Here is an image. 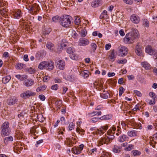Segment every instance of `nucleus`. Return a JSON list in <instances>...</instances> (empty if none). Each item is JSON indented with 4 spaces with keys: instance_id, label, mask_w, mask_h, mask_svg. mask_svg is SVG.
<instances>
[{
    "instance_id": "nucleus-1",
    "label": "nucleus",
    "mask_w": 157,
    "mask_h": 157,
    "mask_svg": "<svg viewBox=\"0 0 157 157\" xmlns=\"http://www.w3.org/2000/svg\"><path fill=\"white\" fill-rule=\"evenodd\" d=\"M139 37V33L137 30L134 29H133L132 32L126 34L124 38V40L127 43H132L134 42V40L138 38Z\"/></svg>"
},
{
    "instance_id": "nucleus-2",
    "label": "nucleus",
    "mask_w": 157,
    "mask_h": 157,
    "mask_svg": "<svg viewBox=\"0 0 157 157\" xmlns=\"http://www.w3.org/2000/svg\"><path fill=\"white\" fill-rule=\"evenodd\" d=\"M71 17L68 15H64L60 20V24L63 27H68L71 25Z\"/></svg>"
},
{
    "instance_id": "nucleus-3",
    "label": "nucleus",
    "mask_w": 157,
    "mask_h": 157,
    "mask_svg": "<svg viewBox=\"0 0 157 157\" xmlns=\"http://www.w3.org/2000/svg\"><path fill=\"white\" fill-rule=\"evenodd\" d=\"M36 94V93L30 90H27L21 93L20 96L23 99H26L31 96H33Z\"/></svg>"
},
{
    "instance_id": "nucleus-4",
    "label": "nucleus",
    "mask_w": 157,
    "mask_h": 157,
    "mask_svg": "<svg viewBox=\"0 0 157 157\" xmlns=\"http://www.w3.org/2000/svg\"><path fill=\"white\" fill-rule=\"evenodd\" d=\"M75 49L71 47L68 48L67 50V52L71 55L70 58L73 60H77L78 59V57L77 55L74 53Z\"/></svg>"
},
{
    "instance_id": "nucleus-5",
    "label": "nucleus",
    "mask_w": 157,
    "mask_h": 157,
    "mask_svg": "<svg viewBox=\"0 0 157 157\" xmlns=\"http://www.w3.org/2000/svg\"><path fill=\"white\" fill-rule=\"evenodd\" d=\"M119 55L121 56H124L128 53V50L127 48L124 46H121L118 47Z\"/></svg>"
},
{
    "instance_id": "nucleus-6",
    "label": "nucleus",
    "mask_w": 157,
    "mask_h": 157,
    "mask_svg": "<svg viewBox=\"0 0 157 157\" xmlns=\"http://www.w3.org/2000/svg\"><path fill=\"white\" fill-rule=\"evenodd\" d=\"M84 147L82 144L79 145V147H74L72 149V152L75 154H78L81 153Z\"/></svg>"
},
{
    "instance_id": "nucleus-7",
    "label": "nucleus",
    "mask_w": 157,
    "mask_h": 157,
    "mask_svg": "<svg viewBox=\"0 0 157 157\" xmlns=\"http://www.w3.org/2000/svg\"><path fill=\"white\" fill-rule=\"evenodd\" d=\"M145 51L147 53L151 55H155L156 53V50L149 45L147 46Z\"/></svg>"
},
{
    "instance_id": "nucleus-8",
    "label": "nucleus",
    "mask_w": 157,
    "mask_h": 157,
    "mask_svg": "<svg viewBox=\"0 0 157 157\" xmlns=\"http://www.w3.org/2000/svg\"><path fill=\"white\" fill-rule=\"evenodd\" d=\"M57 63V67L60 70H63L64 68L65 62L63 61L60 59L57 60L56 62Z\"/></svg>"
},
{
    "instance_id": "nucleus-9",
    "label": "nucleus",
    "mask_w": 157,
    "mask_h": 157,
    "mask_svg": "<svg viewBox=\"0 0 157 157\" xmlns=\"http://www.w3.org/2000/svg\"><path fill=\"white\" fill-rule=\"evenodd\" d=\"M117 131H116V128L114 127H113L112 128V131H111L112 133L114 135L115 134L117 136H118L121 133V128L118 126H117Z\"/></svg>"
},
{
    "instance_id": "nucleus-10",
    "label": "nucleus",
    "mask_w": 157,
    "mask_h": 157,
    "mask_svg": "<svg viewBox=\"0 0 157 157\" xmlns=\"http://www.w3.org/2000/svg\"><path fill=\"white\" fill-rule=\"evenodd\" d=\"M131 21L133 23L137 24L139 22L140 19L139 17L134 14L132 15L130 17Z\"/></svg>"
},
{
    "instance_id": "nucleus-11",
    "label": "nucleus",
    "mask_w": 157,
    "mask_h": 157,
    "mask_svg": "<svg viewBox=\"0 0 157 157\" xmlns=\"http://www.w3.org/2000/svg\"><path fill=\"white\" fill-rule=\"evenodd\" d=\"M135 52L137 55L141 56L142 55V50L139 43L137 44L135 48Z\"/></svg>"
},
{
    "instance_id": "nucleus-12",
    "label": "nucleus",
    "mask_w": 157,
    "mask_h": 157,
    "mask_svg": "<svg viewBox=\"0 0 157 157\" xmlns=\"http://www.w3.org/2000/svg\"><path fill=\"white\" fill-rule=\"evenodd\" d=\"M34 81L31 79L25 80L24 82V84L26 86H30L33 84Z\"/></svg>"
},
{
    "instance_id": "nucleus-13",
    "label": "nucleus",
    "mask_w": 157,
    "mask_h": 157,
    "mask_svg": "<svg viewBox=\"0 0 157 157\" xmlns=\"http://www.w3.org/2000/svg\"><path fill=\"white\" fill-rule=\"evenodd\" d=\"M17 101V98L14 97L10 98L8 100L7 103L8 105H12L15 104Z\"/></svg>"
},
{
    "instance_id": "nucleus-14",
    "label": "nucleus",
    "mask_w": 157,
    "mask_h": 157,
    "mask_svg": "<svg viewBox=\"0 0 157 157\" xmlns=\"http://www.w3.org/2000/svg\"><path fill=\"white\" fill-rule=\"evenodd\" d=\"M13 15L14 18L18 19L22 16V13L21 10H17L13 13Z\"/></svg>"
},
{
    "instance_id": "nucleus-15",
    "label": "nucleus",
    "mask_w": 157,
    "mask_h": 157,
    "mask_svg": "<svg viewBox=\"0 0 157 157\" xmlns=\"http://www.w3.org/2000/svg\"><path fill=\"white\" fill-rule=\"evenodd\" d=\"M142 67L145 68L146 70H150L151 67L150 64L147 62H144L141 63Z\"/></svg>"
},
{
    "instance_id": "nucleus-16",
    "label": "nucleus",
    "mask_w": 157,
    "mask_h": 157,
    "mask_svg": "<svg viewBox=\"0 0 157 157\" xmlns=\"http://www.w3.org/2000/svg\"><path fill=\"white\" fill-rule=\"evenodd\" d=\"M10 129H2L1 131V135L2 136H5L10 134Z\"/></svg>"
},
{
    "instance_id": "nucleus-17",
    "label": "nucleus",
    "mask_w": 157,
    "mask_h": 157,
    "mask_svg": "<svg viewBox=\"0 0 157 157\" xmlns=\"http://www.w3.org/2000/svg\"><path fill=\"white\" fill-rule=\"evenodd\" d=\"M101 3V0H94L92 2L91 5L93 7H96Z\"/></svg>"
},
{
    "instance_id": "nucleus-18",
    "label": "nucleus",
    "mask_w": 157,
    "mask_h": 157,
    "mask_svg": "<svg viewBox=\"0 0 157 157\" xmlns=\"http://www.w3.org/2000/svg\"><path fill=\"white\" fill-rule=\"evenodd\" d=\"M137 133V131L132 130L128 131L127 132V134L130 137H135L136 136Z\"/></svg>"
},
{
    "instance_id": "nucleus-19",
    "label": "nucleus",
    "mask_w": 157,
    "mask_h": 157,
    "mask_svg": "<svg viewBox=\"0 0 157 157\" xmlns=\"http://www.w3.org/2000/svg\"><path fill=\"white\" fill-rule=\"evenodd\" d=\"M89 44L88 40L86 39H83L80 40L79 45L80 46H84Z\"/></svg>"
},
{
    "instance_id": "nucleus-20",
    "label": "nucleus",
    "mask_w": 157,
    "mask_h": 157,
    "mask_svg": "<svg viewBox=\"0 0 157 157\" xmlns=\"http://www.w3.org/2000/svg\"><path fill=\"white\" fill-rule=\"evenodd\" d=\"M15 77L20 81H23L24 79H26L27 78V76L26 75H15Z\"/></svg>"
},
{
    "instance_id": "nucleus-21",
    "label": "nucleus",
    "mask_w": 157,
    "mask_h": 157,
    "mask_svg": "<svg viewBox=\"0 0 157 157\" xmlns=\"http://www.w3.org/2000/svg\"><path fill=\"white\" fill-rule=\"evenodd\" d=\"M47 62H43L40 63L38 66V68L40 69H46Z\"/></svg>"
},
{
    "instance_id": "nucleus-22",
    "label": "nucleus",
    "mask_w": 157,
    "mask_h": 157,
    "mask_svg": "<svg viewBox=\"0 0 157 157\" xmlns=\"http://www.w3.org/2000/svg\"><path fill=\"white\" fill-rule=\"evenodd\" d=\"M38 7L36 6H33L32 9L30 10V13L32 14H36L37 13Z\"/></svg>"
},
{
    "instance_id": "nucleus-23",
    "label": "nucleus",
    "mask_w": 157,
    "mask_h": 157,
    "mask_svg": "<svg viewBox=\"0 0 157 157\" xmlns=\"http://www.w3.org/2000/svg\"><path fill=\"white\" fill-rule=\"evenodd\" d=\"M46 69L49 71L52 70L54 68V63L52 62H48Z\"/></svg>"
},
{
    "instance_id": "nucleus-24",
    "label": "nucleus",
    "mask_w": 157,
    "mask_h": 157,
    "mask_svg": "<svg viewBox=\"0 0 157 157\" xmlns=\"http://www.w3.org/2000/svg\"><path fill=\"white\" fill-rule=\"evenodd\" d=\"M46 47L51 51H53L55 48L54 45L51 42L47 43L46 45Z\"/></svg>"
},
{
    "instance_id": "nucleus-25",
    "label": "nucleus",
    "mask_w": 157,
    "mask_h": 157,
    "mask_svg": "<svg viewBox=\"0 0 157 157\" xmlns=\"http://www.w3.org/2000/svg\"><path fill=\"white\" fill-rule=\"evenodd\" d=\"M11 78V77L10 75H7L2 78V82L3 83L6 84L9 81Z\"/></svg>"
},
{
    "instance_id": "nucleus-26",
    "label": "nucleus",
    "mask_w": 157,
    "mask_h": 157,
    "mask_svg": "<svg viewBox=\"0 0 157 157\" xmlns=\"http://www.w3.org/2000/svg\"><path fill=\"white\" fill-rule=\"evenodd\" d=\"M114 49L111 52L110 55H109V59L110 61L113 62L114 60L115 56L114 53Z\"/></svg>"
},
{
    "instance_id": "nucleus-27",
    "label": "nucleus",
    "mask_w": 157,
    "mask_h": 157,
    "mask_svg": "<svg viewBox=\"0 0 157 157\" xmlns=\"http://www.w3.org/2000/svg\"><path fill=\"white\" fill-rule=\"evenodd\" d=\"M127 138L128 137L127 136L123 134L119 137L118 140L120 142H123L126 140Z\"/></svg>"
},
{
    "instance_id": "nucleus-28",
    "label": "nucleus",
    "mask_w": 157,
    "mask_h": 157,
    "mask_svg": "<svg viewBox=\"0 0 157 157\" xmlns=\"http://www.w3.org/2000/svg\"><path fill=\"white\" fill-rule=\"evenodd\" d=\"M9 124L8 122H5L1 126V128L2 129H9Z\"/></svg>"
},
{
    "instance_id": "nucleus-29",
    "label": "nucleus",
    "mask_w": 157,
    "mask_h": 157,
    "mask_svg": "<svg viewBox=\"0 0 157 157\" xmlns=\"http://www.w3.org/2000/svg\"><path fill=\"white\" fill-rule=\"evenodd\" d=\"M109 95V94L107 91H103V93L100 94L101 97L104 99L107 98Z\"/></svg>"
},
{
    "instance_id": "nucleus-30",
    "label": "nucleus",
    "mask_w": 157,
    "mask_h": 157,
    "mask_svg": "<svg viewBox=\"0 0 157 157\" xmlns=\"http://www.w3.org/2000/svg\"><path fill=\"white\" fill-rule=\"evenodd\" d=\"M68 33L71 36L75 38L77 36V34L76 32L72 29L70 30Z\"/></svg>"
},
{
    "instance_id": "nucleus-31",
    "label": "nucleus",
    "mask_w": 157,
    "mask_h": 157,
    "mask_svg": "<svg viewBox=\"0 0 157 157\" xmlns=\"http://www.w3.org/2000/svg\"><path fill=\"white\" fill-rule=\"evenodd\" d=\"M108 15L107 14V12L105 10H104L100 15V19H106Z\"/></svg>"
},
{
    "instance_id": "nucleus-32",
    "label": "nucleus",
    "mask_w": 157,
    "mask_h": 157,
    "mask_svg": "<svg viewBox=\"0 0 157 157\" xmlns=\"http://www.w3.org/2000/svg\"><path fill=\"white\" fill-rule=\"evenodd\" d=\"M112 117V116L111 115H106L103 116L99 118L100 120H109Z\"/></svg>"
},
{
    "instance_id": "nucleus-33",
    "label": "nucleus",
    "mask_w": 157,
    "mask_h": 157,
    "mask_svg": "<svg viewBox=\"0 0 157 157\" xmlns=\"http://www.w3.org/2000/svg\"><path fill=\"white\" fill-rule=\"evenodd\" d=\"M25 64L20 63H18L16 65V68L17 69L21 70L25 66Z\"/></svg>"
},
{
    "instance_id": "nucleus-34",
    "label": "nucleus",
    "mask_w": 157,
    "mask_h": 157,
    "mask_svg": "<svg viewBox=\"0 0 157 157\" xmlns=\"http://www.w3.org/2000/svg\"><path fill=\"white\" fill-rule=\"evenodd\" d=\"M62 17H60L58 15H56L53 17L52 18V21L55 22H57L59 20H60Z\"/></svg>"
},
{
    "instance_id": "nucleus-35",
    "label": "nucleus",
    "mask_w": 157,
    "mask_h": 157,
    "mask_svg": "<svg viewBox=\"0 0 157 157\" xmlns=\"http://www.w3.org/2000/svg\"><path fill=\"white\" fill-rule=\"evenodd\" d=\"M89 72L88 71L85 70L81 72V75L85 78H87L89 76Z\"/></svg>"
},
{
    "instance_id": "nucleus-36",
    "label": "nucleus",
    "mask_w": 157,
    "mask_h": 157,
    "mask_svg": "<svg viewBox=\"0 0 157 157\" xmlns=\"http://www.w3.org/2000/svg\"><path fill=\"white\" fill-rule=\"evenodd\" d=\"M89 72L88 71L85 70L81 72V75L85 78H87L89 76Z\"/></svg>"
},
{
    "instance_id": "nucleus-37",
    "label": "nucleus",
    "mask_w": 157,
    "mask_h": 157,
    "mask_svg": "<svg viewBox=\"0 0 157 157\" xmlns=\"http://www.w3.org/2000/svg\"><path fill=\"white\" fill-rule=\"evenodd\" d=\"M89 72L88 71L85 70L81 72V75L85 78H87L89 76Z\"/></svg>"
},
{
    "instance_id": "nucleus-38",
    "label": "nucleus",
    "mask_w": 157,
    "mask_h": 157,
    "mask_svg": "<svg viewBox=\"0 0 157 157\" xmlns=\"http://www.w3.org/2000/svg\"><path fill=\"white\" fill-rule=\"evenodd\" d=\"M46 87L47 86L45 85L40 86L36 89V91L37 92H39L40 91H43L46 89Z\"/></svg>"
},
{
    "instance_id": "nucleus-39",
    "label": "nucleus",
    "mask_w": 157,
    "mask_h": 157,
    "mask_svg": "<svg viewBox=\"0 0 157 157\" xmlns=\"http://www.w3.org/2000/svg\"><path fill=\"white\" fill-rule=\"evenodd\" d=\"M99 145L100 146L103 145L104 144H106L105 142V138L102 137L100 138L98 140Z\"/></svg>"
},
{
    "instance_id": "nucleus-40",
    "label": "nucleus",
    "mask_w": 157,
    "mask_h": 157,
    "mask_svg": "<svg viewBox=\"0 0 157 157\" xmlns=\"http://www.w3.org/2000/svg\"><path fill=\"white\" fill-rule=\"evenodd\" d=\"M108 126L107 125L101 126L100 129H101L100 132L102 133H104V131H106L108 128Z\"/></svg>"
},
{
    "instance_id": "nucleus-41",
    "label": "nucleus",
    "mask_w": 157,
    "mask_h": 157,
    "mask_svg": "<svg viewBox=\"0 0 157 157\" xmlns=\"http://www.w3.org/2000/svg\"><path fill=\"white\" fill-rule=\"evenodd\" d=\"M13 138L12 136H10L5 137L4 139V141L5 143H7L9 141H12Z\"/></svg>"
},
{
    "instance_id": "nucleus-42",
    "label": "nucleus",
    "mask_w": 157,
    "mask_h": 157,
    "mask_svg": "<svg viewBox=\"0 0 157 157\" xmlns=\"http://www.w3.org/2000/svg\"><path fill=\"white\" fill-rule=\"evenodd\" d=\"M90 46L91 47L92 50L94 52L97 48V46L96 44L94 43H92L91 44Z\"/></svg>"
},
{
    "instance_id": "nucleus-43",
    "label": "nucleus",
    "mask_w": 157,
    "mask_h": 157,
    "mask_svg": "<svg viewBox=\"0 0 157 157\" xmlns=\"http://www.w3.org/2000/svg\"><path fill=\"white\" fill-rule=\"evenodd\" d=\"M66 144L68 146H71L72 144L71 139L70 138H67V140L65 141Z\"/></svg>"
},
{
    "instance_id": "nucleus-44",
    "label": "nucleus",
    "mask_w": 157,
    "mask_h": 157,
    "mask_svg": "<svg viewBox=\"0 0 157 157\" xmlns=\"http://www.w3.org/2000/svg\"><path fill=\"white\" fill-rule=\"evenodd\" d=\"M58 136H57L59 139H61L62 138V136L63 135V133L62 131H61V130H58Z\"/></svg>"
},
{
    "instance_id": "nucleus-45",
    "label": "nucleus",
    "mask_w": 157,
    "mask_h": 157,
    "mask_svg": "<svg viewBox=\"0 0 157 157\" xmlns=\"http://www.w3.org/2000/svg\"><path fill=\"white\" fill-rule=\"evenodd\" d=\"M75 78L74 76L73 75H68L67 77V79L71 81H73Z\"/></svg>"
},
{
    "instance_id": "nucleus-46",
    "label": "nucleus",
    "mask_w": 157,
    "mask_h": 157,
    "mask_svg": "<svg viewBox=\"0 0 157 157\" xmlns=\"http://www.w3.org/2000/svg\"><path fill=\"white\" fill-rule=\"evenodd\" d=\"M149 95L153 99H155L156 97L155 94L152 92H151L149 93Z\"/></svg>"
},
{
    "instance_id": "nucleus-47",
    "label": "nucleus",
    "mask_w": 157,
    "mask_h": 157,
    "mask_svg": "<svg viewBox=\"0 0 157 157\" xmlns=\"http://www.w3.org/2000/svg\"><path fill=\"white\" fill-rule=\"evenodd\" d=\"M101 111H94L91 113H90V114L92 115L93 116H94L96 115V114H98V115H101Z\"/></svg>"
},
{
    "instance_id": "nucleus-48",
    "label": "nucleus",
    "mask_w": 157,
    "mask_h": 157,
    "mask_svg": "<svg viewBox=\"0 0 157 157\" xmlns=\"http://www.w3.org/2000/svg\"><path fill=\"white\" fill-rule=\"evenodd\" d=\"M81 20L79 17H76L75 21V23L76 25H78L80 23Z\"/></svg>"
},
{
    "instance_id": "nucleus-49",
    "label": "nucleus",
    "mask_w": 157,
    "mask_h": 157,
    "mask_svg": "<svg viewBox=\"0 0 157 157\" xmlns=\"http://www.w3.org/2000/svg\"><path fill=\"white\" fill-rule=\"evenodd\" d=\"M119 148L117 146H115L113 149V151L115 153H118L120 151Z\"/></svg>"
},
{
    "instance_id": "nucleus-50",
    "label": "nucleus",
    "mask_w": 157,
    "mask_h": 157,
    "mask_svg": "<svg viewBox=\"0 0 157 157\" xmlns=\"http://www.w3.org/2000/svg\"><path fill=\"white\" fill-rule=\"evenodd\" d=\"M132 152H133V155L134 156L139 155L141 154L140 152L137 150L133 151Z\"/></svg>"
},
{
    "instance_id": "nucleus-51",
    "label": "nucleus",
    "mask_w": 157,
    "mask_h": 157,
    "mask_svg": "<svg viewBox=\"0 0 157 157\" xmlns=\"http://www.w3.org/2000/svg\"><path fill=\"white\" fill-rule=\"evenodd\" d=\"M126 62L127 60L125 59L122 60H118L117 61V63L121 64L125 63Z\"/></svg>"
},
{
    "instance_id": "nucleus-52",
    "label": "nucleus",
    "mask_w": 157,
    "mask_h": 157,
    "mask_svg": "<svg viewBox=\"0 0 157 157\" xmlns=\"http://www.w3.org/2000/svg\"><path fill=\"white\" fill-rule=\"evenodd\" d=\"M133 146L132 144L129 145L125 149V150L128 151H130L133 148Z\"/></svg>"
},
{
    "instance_id": "nucleus-53",
    "label": "nucleus",
    "mask_w": 157,
    "mask_h": 157,
    "mask_svg": "<svg viewBox=\"0 0 157 157\" xmlns=\"http://www.w3.org/2000/svg\"><path fill=\"white\" fill-rule=\"evenodd\" d=\"M124 89L122 87H121L120 88V90L119 92V96H121L122 94L124 93Z\"/></svg>"
},
{
    "instance_id": "nucleus-54",
    "label": "nucleus",
    "mask_w": 157,
    "mask_h": 157,
    "mask_svg": "<svg viewBox=\"0 0 157 157\" xmlns=\"http://www.w3.org/2000/svg\"><path fill=\"white\" fill-rule=\"evenodd\" d=\"M134 92L135 95H137L139 97H141L142 96L141 93L140 91L137 90H134Z\"/></svg>"
},
{
    "instance_id": "nucleus-55",
    "label": "nucleus",
    "mask_w": 157,
    "mask_h": 157,
    "mask_svg": "<svg viewBox=\"0 0 157 157\" xmlns=\"http://www.w3.org/2000/svg\"><path fill=\"white\" fill-rule=\"evenodd\" d=\"M99 120H100L99 118L93 117L91 119L90 121L92 122H96L97 121Z\"/></svg>"
},
{
    "instance_id": "nucleus-56",
    "label": "nucleus",
    "mask_w": 157,
    "mask_h": 157,
    "mask_svg": "<svg viewBox=\"0 0 157 157\" xmlns=\"http://www.w3.org/2000/svg\"><path fill=\"white\" fill-rule=\"evenodd\" d=\"M143 25L147 27H148L149 26V23L148 21L146 20L144 21L143 23Z\"/></svg>"
},
{
    "instance_id": "nucleus-57",
    "label": "nucleus",
    "mask_w": 157,
    "mask_h": 157,
    "mask_svg": "<svg viewBox=\"0 0 157 157\" xmlns=\"http://www.w3.org/2000/svg\"><path fill=\"white\" fill-rule=\"evenodd\" d=\"M58 86L57 84H55L51 86V89L54 90H56L58 88Z\"/></svg>"
},
{
    "instance_id": "nucleus-58",
    "label": "nucleus",
    "mask_w": 157,
    "mask_h": 157,
    "mask_svg": "<svg viewBox=\"0 0 157 157\" xmlns=\"http://www.w3.org/2000/svg\"><path fill=\"white\" fill-rule=\"evenodd\" d=\"M81 33L82 36L83 37H84L86 36L87 32L86 30H82L81 31Z\"/></svg>"
},
{
    "instance_id": "nucleus-59",
    "label": "nucleus",
    "mask_w": 157,
    "mask_h": 157,
    "mask_svg": "<svg viewBox=\"0 0 157 157\" xmlns=\"http://www.w3.org/2000/svg\"><path fill=\"white\" fill-rule=\"evenodd\" d=\"M36 127L35 126L32 127L30 129V132L32 133H35L36 131Z\"/></svg>"
},
{
    "instance_id": "nucleus-60",
    "label": "nucleus",
    "mask_w": 157,
    "mask_h": 157,
    "mask_svg": "<svg viewBox=\"0 0 157 157\" xmlns=\"http://www.w3.org/2000/svg\"><path fill=\"white\" fill-rule=\"evenodd\" d=\"M74 126V124L73 123H70L69 126V128L70 130H71L73 129V127Z\"/></svg>"
},
{
    "instance_id": "nucleus-61",
    "label": "nucleus",
    "mask_w": 157,
    "mask_h": 157,
    "mask_svg": "<svg viewBox=\"0 0 157 157\" xmlns=\"http://www.w3.org/2000/svg\"><path fill=\"white\" fill-rule=\"evenodd\" d=\"M25 113L24 112H21L20 113V114H18V117L19 118H20L22 117V118H23L24 114H25Z\"/></svg>"
},
{
    "instance_id": "nucleus-62",
    "label": "nucleus",
    "mask_w": 157,
    "mask_h": 157,
    "mask_svg": "<svg viewBox=\"0 0 157 157\" xmlns=\"http://www.w3.org/2000/svg\"><path fill=\"white\" fill-rule=\"evenodd\" d=\"M124 1L125 3L128 4H131L133 2L131 0H124Z\"/></svg>"
},
{
    "instance_id": "nucleus-63",
    "label": "nucleus",
    "mask_w": 157,
    "mask_h": 157,
    "mask_svg": "<svg viewBox=\"0 0 157 157\" xmlns=\"http://www.w3.org/2000/svg\"><path fill=\"white\" fill-rule=\"evenodd\" d=\"M135 127H136V128H137V129L139 128L140 129H141L142 128L141 124L140 123H139V124H136V125Z\"/></svg>"
},
{
    "instance_id": "nucleus-64",
    "label": "nucleus",
    "mask_w": 157,
    "mask_h": 157,
    "mask_svg": "<svg viewBox=\"0 0 157 157\" xmlns=\"http://www.w3.org/2000/svg\"><path fill=\"white\" fill-rule=\"evenodd\" d=\"M29 71L30 74H33L35 72V70L32 68H30L29 69Z\"/></svg>"
}]
</instances>
